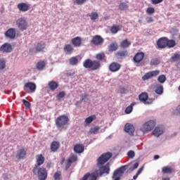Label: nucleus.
Returning a JSON list of instances; mask_svg holds the SVG:
<instances>
[{
    "label": "nucleus",
    "mask_w": 180,
    "mask_h": 180,
    "mask_svg": "<svg viewBox=\"0 0 180 180\" xmlns=\"http://www.w3.org/2000/svg\"><path fill=\"white\" fill-rule=\"evenodd\" d=\"M124 131L130 136H133V134H134V126L131 124L127 123L124 126Z\"/></svg>",
    "instance_id": "obj_22"
},
{
    "label": "nucleus",
    "mask_w": 180,
    "mask_h": 180,
    "mask_svg": "<svg viewBox=\"0 0 180 180\" xmlns=\"http://www.w3.org/2000/svg\"><path fill=\"white\" fill-rule=\"evenodd\" d=\"M104 39L101 35L94 36L91 41V44H94V46H102L103 44Z\"/></svg>",
    "instance_id": "obj_11"
},
{
    "label": "nucleus",
    "mask_w": 180,
    "mask_h": 180,
    "mask_svg": "<svg viewBox=\"0 0 180 180\" xmlns=\"http://www.w3.org/2000/svg\"><path fill=\"white\" fill-rule=\"evenodd\" d=\"M65 96V91H60L56 96V99H63Z\"/></svg>",
    "instance_id": "obj_49"
},
{
    "label": "nucleus",
    "mask_w": 180,
    "mask_h": 180,
    "mask_svg": "<svg viewBox=\"0 0 180 180\" xmlns=\"http://www.w3.org/2000/svg\"><path fill=\"white\" fill-rule=\"evenodd\" d=\"M77 160H78V157L77 156V155H75L74 153H72L70 158L68 159V160L72 162H72H75Z\"/></svg>",
    "instance_id": "obj_41"
},
{
    "label": "nucleus",
    "mask_w": 180,
    "mask_h": 180,
    "mask_svg": "<svg viewBox=\"0 0 180 180\" xmlns=\"http://www.w3.org/2000/svg\"><path fill=\"white\" fill-rule=\"evenodd\" d=\"M98 176H99V174L92 173L90 176V180H96Z\"/></svg>",
    "instance_id": "obj_51"
},
{
    "label": "nucleus",
    "mask_w": 180,
    "mask_h": 180,
    "mask_svg": "<svg viewBox=\"0 0 180 180\" xmlns=\"http://www.w3.org/2000/svg\"><path fill=\"white\" fill-rule=\"evenodd\" d=\"M127 54H128L127 51H121L117 52V56L121 58L126 57Z\"/></svg>",
    "instance_id": "obj_47"
},
{
    "label": "nucleus",
    "mask_w": 180,
    "mask_h": 180,
    "mask_svg": "<svg viewBox=\"0 0 180 180\" xmlns=\"http://www.w3.org/2000/svg\"><path fill=\"white\" fill-rule=\"evenodd\" d=\"M160 75V70H153L146 73L143 77V81H147V79H151V78H154Z\"/></svg>",
    "instance_id": "obj_10"
},
{
    "label": "nucleus",
    "mask_w": 180,
    "mask_h": 180,
    "mask_svg": "<svg viewBox=\"0 0 180 180\" xmlns=\"http://www.w3.org/2000/svg\"><path fill=\"white\" fill-rule=\"evenodd\" d=\"M35 158H36V163H37L35 167H37V168H40L41 165H43L44 164V161H45L44 156H43L41 154H39L36 155Z\"/></svg>",
    "instance_id": "obj_16"
},
{
    "label": "nucleus",
    "mask_w": 180,
    "mask_h": 180,
    "mask_svg": "<svg viewBox=\"0 0 180 180\" xmlns=\"http://www.w3.org/2000/svg\"><path fill=\"white\" fill-rule=\"evenodd\" d=\"M32 172L34 175H37L39 180L47 179L48 172L47 169L44 167H34L33 168Z\"/></svg>",
    "instance_id": "obj_2"
},
{
    "label": "nucleus",
    "mask_w": 180,
    "mask_h": 180,
    "mask_svg": "<svg viewBox=\"0 0 180 180\" xmlns=\"http://www.w3.org/2000/svg\"><path fill=\"white\" fill-rule=\"evenodd\" d=\"M139 168V162L134 163L132 167L130 168L131 171H134V169H137Z\"/></svg>",
    "instance_id": "obj_58"
},
{
    "label": "nucleus",
    "mask_w": 180,
    "mask_h": 180,
    "mask_svg": "<svg viewBox=\"0 0 180 180\" xmlns=\"http://www.w3.org/2000/svg\"><path fill=\"white\" fill-rule=\"evenodd\" d=\"M18 9H19L20 12H27V11H29V6L26 3H20L18 4Z\"/></svg>",
    "instance_id": "obj_25"
},
{
    "label": "nucleus",
    "mask_w": 180,
    "mask_h": 180,
    "mask_svg": "<svg viewBox=\"0 0 180 180\" xmlns=\"http://www.w3.org/2000/svg\"><path fill=\"white\" fill-rule=\"evenodd\" d=\"M134 105H136V103H132L130 105L127 107V108L125 109V112L127 115L131 113V112L133 111V106H134Z\"/></svg>",
    "instance_id": "obj_40"
},
{
    "label": "nucleus",
    "mask_w": 180,
    "mask_h": 180,
    "mask_svg": "<svg viewBox=\"0 0 180 180\" xmlns=\"http://www.w3.org/2000/svg\"><path fill=\"white\" fill-rule=\"evenodd\" d=\"M98 130H101V127H99L98 126L91 127L89 129V133H91V134H96L98 133Z\"/></svg>",
    "instance_id": "obj_39"
},
{
    "label": "nucleus",
    "mask_w": 180,
    "mask_h": 180,
    "mask_svg": "<svg viewBox=\"0 0 180 180\" xmlns=\"http://www.w3.org/2000/svg\"><path fill=\"white\" fill-rule=\"evenodd\" d=\"M48 85H49L51 91H56V89H57V88H58V82H57L56 81L52 80V81L49 82Z\"/></svg>",
    "instance_id": "obj_29"
},
{
    "label": "nucleus",
    "mask_w": 180,
    "mask_h": 180,
    "mask_svg": "<svg viewBox=\"0 0 180 180\" xmlns=\"http://www.w3.org/2000/svg\"><path fill=\"white\" fill-rule=\"evenodd\" d=\"M44 49H46V43L43 41L38 42L35 46V50L38 53L44 51Z\"/></svg>",
    "instance_id": "obj_21"
},
{
    "label": "nucleus",
    "mask_w": 180,
    "mask_h": 180,
    "mask_svg": "<svg viewBox=\"0 0 180 180\" xmlns=\"http://www.w3.org/2000/svg\"><path fill=\"white\" fill-rule=\"evenodd\" d=\"M113 154L110 152H107L105 153H103L97 160V165L98 167L101 165H103V164H105V162H108L110 158H112V156Z\"/></svg>",
    "instance_id": "obj_3"
},
{
    "label": "nucleus",
    "mask_w": 180,
    "mask_h": 180,
    "mask_svg": "<svg viewBox=\"0 0 180 180\" xmlns=\"http://www.w3.org/2000/svg\"><path fill=\"white\" fill-rule=\"evenodd\" d=\"M164 0H151L153 5H158V4H161Z\"/></svg>",
    "instance_id": "obj_57"
},
{
    "label": "nucleus",
    "mask_w": 180,
    "mask_h": 180,
    "mask_svg": "<svg viewBox=\"0 0 180 180\" xmlns=\"http://www.w3.org/2000/svg\"><path fill=\"white\" fill-rule=\"evenodd\" d=\"M176 113H179L180 115V105L176 108Z\"/></svg>",
    "instance_id": "obj_61"
},
{
    "label": "nucleus",
    "mask_w": 180,
    "mask_h": 180,
    "mask_svg": "<svg viewBox=\"0 0 180 180\" xmlns=\"http://www.w3.org/2000/svg\"><path fill=\"white\" fill-rule=\"evenodd\" d=\"M158 82H160V84H164V82H165V81H167V77H165V75H160V76L158 77Z\"/></svg>",
    "instance_id": "obj_43"
},
{
    "label": "nucleus",
    "mask_w": 180,
    "mask_h": 180,
    "mask_svg": "<svg viewBox=\"0 0 180 180\" xmlns=\"http://www.w3.org/2000/svg\"><path fill=\"white\" fill-rule=\"evenodd\" d=\"M69 64L70 65H77L78 64V58L77 56H73L69 59Z\"/></svg>",
    "instance_id": "obj_37"
},
{
    "label": "nucleus",
    "mask_w": 180,
    "mask_h": 180,
    "mask_svg": "<svg viewBox=\"0 0 180 180\" xmlns=\"http://www.w3.org/2000/svg\"><path fill=\"white\" fill-rule=\"evenodd\" d=\"M37 88V86H36V84L32 82H27L24 85V91H25L27 94L36 92Z\"/></svg>",
    "instance_id": "obj_8"
},
{
    "label": "nucleus",
    "mask_w": 180,
    "mask_h": 180,
    "mask_svg": "<svg viewBox=\"0 0 180 180\" xmlns=\"http://www.w3.org/2000/svg\"><path fill=\"white\" fill-rule=\"evenodd\" d=\"M60 148V142L58 141H53L51 144V150L53 153H56L57 150Z\"/></svg>",
    "instance_id": "obj_27"
},
{
    "label": "nucleus",
    "mask_w": 180,
    "mask_h": 180,
    "mask_svg": "<svg viewBox=\"0 0 180 180\" xmlns=\"http://www.w3.org/2000/svg\"><path fill=\"white\" fill-rule=\"evenodd\" d=\"M111 33H113V34H116V33H117V32H119V30H120V26L117 25H113L111 29Z\"/></svg>",
    "instance_id": "obj_42"
},
{
    "label": "nucleus",
    "mask_w": 180,
    "mask_h": 180,
    "mask_svg": "<svg viewBox=\"0 0 180 180\" xmlns=\"http://www.w3.org/2000/svg\"><path fill=\"white\" fill-rule=\"evenodd\" d=\"M146 13L148 15H153V13H155V10L153 7H148L146 10Z\"/></svg>",
    "instance_id": "obj_50"
},
{
    "label": "nucleus",
    "mask_w": 180,
    "mask_h": 180,
    "mask_svg": "<svg viewBox=\"0 0 180 180\" xmlns=\"http://www.w3.org/2000/svg\"><path fill=\"white\" fill-rule=\"evenodd\" d=\"M96 60H98V61H102L106 58V56L105 55V53H97L96 55Z\"/></svg>",
    "instance_id": "obj_38"
},
{
    "label": "nucleus",
    "mask_w": 180,
    "mask_h": 180,
    "mask_svg": "<svg viewBox=\"0 0 180 180\" xmlns=\"http://www.w3.org/2000/svg\"><path fill=\"white\" fill-rule=\"evenodd\" d=\"M0 51L2 53H11L12 51V45L9 43H5L0 47Z\"/></svg>",
    "instance_id": "obj_17"
},
{
    "label": "nucleus",
    "mask_w": 180,
    "mask_h": 180,
    "mask_svg": "<svg viewBox=\"0 0 180 180\" xmlns=\"http://www.w3.org/2000/svg\"><path fill=\"white\" fill-rule=\"evenodd\" d=\"M27 154V149L21 148L17 151V154L15 155L18 160H23L26 158Z\"/></svg>",
    "instance_id": "obj_13"
},
{
    "label": "nucleus",
    "mask_w": 180,
    "mask_h": 180,
    "mask_svg": "<svg viewBox=\"0 0 180 180\" xmlns=\"http://www.w3.org/2000/svg\"><path fill=\"white\" fill-rule=\"evenodd\" d=\"M90 19L91 20H96V19H98V18H99V15L98 14V13L96 12H93L91 13L90 15Z\"/></svg>",
    "instance_id": "obj_45"
},
{
    "label": "nucleus",
    "mask_w": 180,
    "mask_h": 180,
    "mask_svg": "<svg viewBox=\"0 0 180 180\" xmlns=\"http://www.w3.org/2000/svg\"><path fill=\"white\" fill-rule=\"evenodd\" d=\"M72 165V163L69 160H68V162L65 164L66 171H68V169L70 168V167H71Z\"/></svg>",
    "instance_id": "obj_56"
},
{
    "label": "nucleus",
    "mask_w": 180,
    "mask_h": 180,
    "mask_svg": "<svg viewBox=\"0 0 180 180\" xmlns=\"http://www.w3.org/2000/svg\"><path fill=\"white\" fill-rule=\"evenodd\" d=\"M174 172V169L168 166L163 167L162 169V174H172Z\"/></svg>",
    "instance_id": "obj_32"
},
{
    "label": "nucleus",
    "mask_w": 180,
    "mask_h": 180,
    "mask_svg": "<svg viewBox=\"0 0 180 180\" xmlns=\"http://www.w3.org/2000/svg\"><path fill=\"white\" fill-rule=\"evenodd\" d=\"M120 46L121 49H128V47H130V46H131V42L126 39L120 43Z\"/></svg>",
    "instance_id": "obj_30"
},
{
    "label": "nucleus",
    "mask_w": 180,
    "mask_h": 180,
    "mask_svg": "<svg viewBox=\"0 0 180 180\" xmlns=\"http://www.w3.org/2000/svg\"><path fill=\"white\" fill-rule=\"evenodd\" d=\"M96 120V115H91L89 117H86L85 119V124H91V123L93 122L94 120Z\"/></svg>",
    "instance_id": "obj_34"
},
{
    "label": "nucleus",
    "mask_w": 180,
    "mask_h": 180,
    "mask_svg": "<svg viewBox=\"0 0 180 180\" xmlns=\"http://www.w3.org/2000/svg\"><path fill=\"white\" fill-rule=\"evenodd\" d=\"M19 30L21 32H24V30H27L29 26L27 23V20L25 18H18L15 22Z\"/></svg>",
    "instance_id": "obj_5"
},
{
    "label": "nucleus",
    "mask_w": 180,
    "mask_h": 180,
    "mask_svg": "<svg viewBox=\"0 0 180 180\" xmlns=\"http://www.w3.org/2000/svg\"><path fill=\"white\" fill-rule=\"evenodd\" d=\"M180 60V54L174 53L170 58L171 63H176Z\"/></svg>",
    "instance_id": "obj_35"
},
{
    "label": "nucleus",
    "mask_w": 180,
    "mask_h": 180,
    "mask_svg": "<svg viewBox=\"0 0 180 180\" xmlns=\"http://www.w3.org/2000/svg\"><path fill=\"white\" fill-rule=\"evenodd\" d=\"M118 47H119V46L117 45V43L113 42L108 46V51H110V52L116 51V50H117Z\"/></svg>",
    "instance_id": "obj_33"
},
{
    "label": "nucleus",
    "mask_w": 180,
    "mask_h": 180,
    "mask_svg": "<svg viewBox=\"0 0 180 180\" xmlns=\"http://www.w3.org/2000/svg\"><path fill=\"white\" fill-rule=\"evenodd\" d=\"M110 172V167H109V163H107L105 165L100 167L99 176H102L103 174H109Z\"/></svg>",
    "instance_id": "obj_18"
},
{
    "label": "nucleus",
    "mask_w": 180,
    "mask_h": 180,
    "mask_svg": "<svg viewBox=\"0 0 180 180\" xmlns=\"http://www.w3.org/2000/svg\"><path fill=\"white\" fill-rule=\"evenodd\" d=\"M160 59L155 58L151 59L150 60V65H158L160 64Z\"/></svg>",
    "instance_id": "obj_46"
},
{
    "label": "nucleus",
    "mask_w": 180,
    "mask_h": 180,
    "mask_svg": "<svg viewBox=\"0 0 180 180\" xmlns=\"http://www.w3.org/2000/svg\"><path fill=\"white\" fill-rule=\"evenodd\" d=\"M129 8V6L126 3H120L119 5L120 11H126Z\"/></svg>",
    "instance_id": "obj_44"
},
{
    "label": "nucleus",
    "mask_w": 180,
    "mask_h": 180,
    "mask_svg": "<svg viewBox=\"0 0 180 180\" xmlns=\"http://www.w3.org/2000/svg\"><path fill=\"white\" fill-rule=\"evenodd\" d=\"M155 92L158 95H162L164 93V86L162 84H156L155 85Z\"/></svg>",
    "instance_id": "obj_24"
},
{
    "label": "nucleus",
    "mask_w": 180,
    "mask_h": 180,
    "mask_svg": "<svg viewBox=\"0 0 180 180\" xmlns=\"http://www.w3.org/2000/svg\"><path fill=\"white\" fill-rule=\"evenodd\" d=\"M5 36L8 39H11V40H13V39H15V37H16V30H15V28L8 29L6 32Z\"/></svg>",
    "instance_id": "obj_15"
},
{
    "label": "nucleus",
    "mask_w": 180,
    "mask_h": 180,
    "mask_svg": "<svg viewBox=\"0 0 180 180\" xmlns=\"http://www.w3.org/2000/svg\"><path fill=\"white\" fill-rule=\"evenodd\" d=\"M158 158H160V155H155L154 156V160H158Z\"/></svg>",
    "instance_id": "obj_62"
},
{
    "label": "nucleus",
    "mask_w": 180,
    "mask_h": 180,
    "mask_svg": "<svg viewBox=\"0 0 180 180\" xmlns=\"http://www.w3.org/2000/svg\"><path fill=\"white\" fill-rule=\"evenodd\" d=\"M22 102L23 105L25 106V108H27V109H29V108H30L31 104L29 101H27L25 99H22Z\"/></svg>",
    "instance_id": "obj_52"
},
{
    "label": "nucleus",
    "mask_w": 180,
    "mask_h": 180,
    "mask_svg": "<svg viewBox=\"0 0 180 180\" xmlns=\"http://www.w3.org/2000/svg\"><path fill=\"white\" fill-rule=\"evenodd\" d=\"M126 171V166H122L119 169L115 170L112 174V179L114 180H120V176L124 173Z\"/></svg>",
    "instance_id": "obj_9"
},
{
    "label": "nucleus",
    "mask_w": 180,
    "mask_h": 180,
    "mask_svg": "<svg viewBox=\"0 0 180 180\" xmlns=\"http://www.w3.org/2000/svg\"><path fill=\"white\" fill-rule=\"evenodd\" d=\"M140 102L144 103V105H151L154 102V98H148V93L143 92L139 96Z\"/></svg>",
    "instance_id": "obj_6"
},
{
    "label": "nucleus",
    "mask_w": 180,
    "mask_h": 180,
    "mask_svg": "<svg viewBox=\"0 0 180 180\" xmlns=\"http://www.w3.org/2000/svg\"><path fill=\"white\" fill-rule=\"evenodd\" d=\"M145 56L146 55L144 54L143 52L136 53L133 58L134 63H141V61H143V60H144Z\"/></svg>",
    "instance_id": "obj_14"
},
{
    "label": "nucleus",
    "mask_w": 180,
    "mask_h": 180,
    "mask_svg": "<svg viewBox=\"0 0 180 180\" xmlns=\"http://www.w3.org/2000/svg\"><path fill=\"white\" fill-rule=\"evenodd\" d=\"M176 46V42L174 39H168L167 38V47L169 49H172Z\"/></svg>",
    "instance_id": "obj_31"
},
{
    "label": "nucleus",
    "mask_w": 180,
    "mask_h": 180,
    "mask_svg": "<svg viewBox=\"0 0 180 180\" xmlns=\"http://www.w3.org/2000/svg\"><path fill=\"white\" fill-rule=\"evenodd\" d=\"M154 127H155V122L153 120H149L143 124V125L141 128V130L143 133H148V131H151V130H153Z\"/></svg>",
    "instance_id": "obj_7"
},
{
    "label": "nucleus",
    "mask_w": 180,
    "mask_h": 180,
    "mask_svg": "<svg viewBox=\"0 0 180 180\" xmlns=\"http://www.w3.org/2000/svg\"><path fill=\"white\" fill-rule=\"evenodd\" d=\"M70 122V118L65 115H60L56 120V124L57 127H63L65 124H68Z\"/></svg>",
    "instance_id": "obj_4"
},
{
    "label": "nucleus",
    "mask_w": 180,
    "mask_h": 180,
    "mask_svg": "<svg viewBox=\"0 0 180 180\" xmlns=\"http://www.w3.org/2000/svg\"><path fill=\"white\" fill-rule=\"evenodd\" d=\"M127 155H128L129 158H134L136 153H134V151H133V150H129L127 153Z\"/></svg>",
    "instance_id": "obj_53"
},
{
    "label": "nucleus",
    "mask_w": 180,
    "mask_h": 180,
    "mask_svg": "<svg viewBox=\"0 0 180 180\" xmlns=\"http://www.w3.org/2000/svg\"><path fill=\"white\" fill-rule=\"evenodd\" d=\"M71 43L75 47H81L82 46V39L80 37H76L71 39Z\"/></svg>",
    "instance_id": "obj_20"
},
{
    "label": "nucleus",
    "mask_w": 180,
    "mask_h": 180,
    "mask_svg": "<svg viewBox=\"0 0 180 180\" xmlns=\"http://www.w3.org/2000/svg\"><path fill=\"white\" fill-rule=\"evenodd\" d=\"M164 133V128L161 126H158L155 128L153 131V134L155 135V137H160L161 134Z\"/></svg>",
    "instance_id": "obj_23"
},
{
    "label": "nucleus",
    "mask_w": 180,
    "mask_h": 180,
    "mask_svg": "<svg viewBox=\"0 0 180 180\" xmlns=\"http://www.w3.org/2000/svg\"><path fill=\"white\" fill-rule=\"evenodd\" d=\"M63 50L66 53V54H72V53H74V46L68 44L65 45Z\"/></svg>",
    "instance_id": "obj_26"
},
{
    "label": "nucleus",
    "mask_w": 180,
    "mask_h": 180,
    "mask_svg": "<svg viewBox=\"0 0 180 180\" xmlns=\"http://www.w3.org/2000/svg\"><path fill=\"white\" fill-rule=\"evenodd\" d=\"M53 178L55 180H61V172H56L53 175Z\"/></svg>",
    "instance_id": "obj_48"
},
{
    "label": "nucleus",
    "mask_w": 180,
    "mask_h": 180,
    "mask_svg": "<svg viewBox=\"0 0 180 180\" xmlns=\"http://www.w3.org/2000/svg\"><path fill=\"white\" fill-rule=\"evenodd\" d=\"M162 180H170L169 177L164 178Z\"/></svg>",
    "instance_id": "obj_64"
},
{
    "label": "nucleus",
    "mask_w": 180,
    "mask_h": 180,
    "mask_svg": "<svg viewBox=\"0 0 180 180\" xmlns=\"http://www.w3.org/2000/svg\"><path fill=\"white\" fill-rule=\"evenodd\" d=\"M89 176H91V174L86 173L81 180H88Z\"/></svg>",
    "instance_id": "obj_59"
},
{
    "label": "nucleus",
    "mask_w": 180,
    "mask_h": 180,
    "mask_svg": "<svg viewBox=\"0 0 180 180\" xmlns=\"http://www.w3.org/2000/svg\"><path fill=\"white\" fill-rule=\"evenodd\" d=\"M46 67V62L44 61H39L36 64V68L38 69L39 71H41Z\"/></svg>",
    "instance_id": "obj_36"
},
{
    "label": "nucleus",
    "mask_w": 180,
    "mask_h": 180,
    "mask_svg": "<svg viewBox=\"0 0 180 180\" xmlns=\"http://www.w3.org/2000/svg\"><path fill=\"white\" fill-rule=\"evenodd\" d=\"M139 175H137V173L135 176H133V179H136V178H138Z\"/></svg>",
    "instance_id": "obj_63"
},
{
    "label": "nucleus",
    "mask_w": 180,
    "mask_h": 180,
    "mask_svg": "<svg viewBox=\"0 0 180 180\" xmlns=\"http://www.w3.org/2000/svg\"><path fill=\"white\" fill-rule=\"evenodd\" d=\"M143 169H144V167H141L139 170H138V172H137V175H139L141 172H143Z\"/></svg>",
    "instance_id": "obj_60"
},
{
    "label": "nucleus",
    "mask_w": 180,
    "mask_h": 180,
    "mask_svg": "<svg viewBox=\"0 0 180 180\" xmlns=\"http://www.w3.org/2000/svg\"><path fill=\"white\" fill-rule=\"evenodd\" d=\"M84 148L82 146V144H77L74 147V151L77 154H81V153H84Z\"/></svg>",
    "instance_id": "obj_28"
},
{
    "label": "nucleus",
    "mask_w": 180,
    "mask_h": 180,
    "mask_svg": "<svg viewBox=\"0 0 180 180\" xmlns=\"http://www.w3.org/2000/svg\"><path fill=\"white\" fill-rule=\"evenodd\" d=\"M158 49H165L167 47V37H161L157 41Z\"/></svg>",
    "instance_id": "obj_19"
},
{
    "label": "nucleus",
    "mask_w": 180,
    "mask_h": 180,
    "mask_svg": "<svg viewBox=\"0 0 180 180\" xmlns=\"http://www.w3.org/2000/svg\"><path fill=\"white\" fill-rule=\"evenodd\" d=\"M77 5H84L86 2V0H75Z\"/></svg>",
    "instance_id": "obj_55"
},
{
    "label": "nucleus",
    "mask_w": 180,
    "mask_h": 180,
    "mask_svg": "<svg viewBox=\"0 0 180 180\" xmlns=\"http://www.w3.org/2000/svg\"><path fill=\"white\" fill-rule=\"evenodd\" d=\"M83 67L88 70H91V71H96L101 68V62L99 60L86 59L83 63Z\"/></svg>",
    "instance_id": "obj_1"
},
{
    "label": "nucleus",
    "mask_w": 180,
    "mask_h": 180,
    "mask_svg": "<svg viewBox=\"0 0 180 180\" xmlns=\"http://www.w3.org/2000/svg\"><path fill=\"white\" fill-rule=\"evenodd\" d=\"M5 68V60L0 59V70H4Z\"/></svg>",
    "instance_id": "obj_54"
},
{
    "label": "nucleus",
    "mask_w": 180,
    "mask_h": 180,
    "mask_svg": "<svg viewBox=\"0 0 180 180\" xmlns=\"http://www.w3.org/2000/svg\"><path fill=\"white\" fill-rule=\"evenodd\" d=\"M108 68L110 72H117V71L122 68V65L117 62H112L110 63Z\"/></svg>",
    "instance_id": "obj_12"
}]
</instances>
